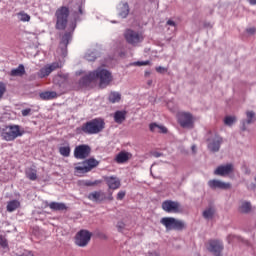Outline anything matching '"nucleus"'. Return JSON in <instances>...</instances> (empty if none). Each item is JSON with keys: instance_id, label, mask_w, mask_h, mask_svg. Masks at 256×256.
Instances as JSON below:
<instances>
[{"instance_id": "obj_5", "label": "nucleus", "mask_w": 256, "mask_h": 256, "mask_svg": "<svg viewBox=\"0 0 256 256\" xmlns=\"http://www.w3.org/2000/svg\"><path fill=\"white\" fill-rule=\"evenodd\" d=\"M69 7L61 6L56 10V29L59 31L65 30L67 23L69 22Z\"/></svg>"}, {"instance_id": "obj_52", "label": "nucleus", "mask_w": 256, "mask_h": 256, "mask_svg": "<svg viewBox=\"0 0 256 256\" xmlns=\"http://www.w3.org/2000/svg\"><path fill=\"white\" fill-rule=\"evenodd\" d=\"M231 237H233V236H229L228 239H231Z\"/></svg>"}, {"instance_id": "obj_38", "label": "nucleus", "mask_w": 256, "mask_h": 256, "mask_svg": "<svg viewBox=\"0 0 256 256\" xmlns=\"http://www.w3.org/2000/svg\"><path fill=\"white\" fill-rule=\"evenodd\" d=\"M99 183H101V181H99V180H96V181H86L85 182V185L87 186V187H93V186H95V185H99Z\"/></svg>"}, {"instance_id": "obj_13", "label": "nucleus", "mask_w": 256, "mask_h": 256, "mask_svg": "<svg viewBox=\"0 0 256 256\" xmlns=\"http://www.w3.org/2000/svg\"><path fill=\"white\" fill-rule=\"evenodd\" d=\"M59 67H61L59 62H54L52 64L46 65L39 71L38 75L41 79L49 77V75H51V73H53V71H55L56 69H59Z\"/></svg>"}, {"instance_id": "obj_35", "label": "nucleus", "mask_w": 256, "mask_h": 256, "mask_svg": "<svg viewBox=\"0 0 256 256\" xmlns=\"http://www.w3.org/2000/svg\"><path fill=\"white\" fill-rule=\"evenodd\" d=\"M235 121H237V118L235 116H226L224 118V123L225 125H228V127H231V125H233Z\"/></svg>"}, {"instance_id": "obj_7", "label": "nucleus", "mask_w": 256, "mask_h": 256, "mask_svg": "<svg viewBox=\"0 0 256 256\" xmlns=\"http://www.w3.org/2000/svg\"><path fill=\"white\" fill-rule=\"evenodd\" d=\"M124 39H126L129 45H133L135 47L139 45V43H142L144 37H143V33L128 29L124 33Z\"/></svg>"}, {"instance_id": "obj_42", "label": "nucleus", "mask_w": 256, "mask_h": 256, "mask_svg": "<svg viewBox=\"0 0 256 256\" xmlns=\"http://www.w3.org/2000/svg\"><path fill=\"white\" fill-rule=\"evenodd\" d=\"M246 33H248V35H255L256 28L255 27L247 28Z\"/></svg>"}, {"instance_id": "obj_26", "label": "nucleus", "mask_w": 256, "mask_h": 256, "mask_svg": "<svg viewBox=\"0 0 256 256\" xmlns=\"http://www.w3.org/2000/svg\"><path fill=\"white\" fill-rule=\"evenodd\" d=\"M108 99L110 103H119L121 101V94L119 92H111Z\"/></svg>"}, {"instance_id": "obj_33", "label": "nucleus", "mask_w": 256, "mask_h": 256, "mask_svg": "<svg viewBox=\"0 0 256 256\" xmlns=\"http://www.w3.org/2000/svg\"><path fill=\"white\" fill-rule=\"evenodd\" d=\"M241 213H249L251 211V203L249 202H242L240 205Z\"/></svg>"}, {"instance_id": "obj_24", "label": "nucleus", "mask_w": 256, "mask_h": 256, "mask_svg": "<svg viewBox=\"0 0 256 256\" xmlns=\"http://www.w3.org/2000/svg\"><path fill=\"white\" fill-rule=\"evenodd\" d=\"M50 209L53 211H65L67 209V206L65 203H59V202H51L49 204Z\"/></svg>"}, {"instance_id": "obj_31", "label": "nucleus", "mask_w": 256, "mask_h": 256, "mask_svg": "<svg viewBox=\"0 0 256 256\" xmlns=\"http://www.w3.org/2000/svg\"><path fill=\"white\" fill-rule=\"evenodd\" d=\"M59 153L62 157H69L71 155V147L69 146H61L59 148Z\"/></svg>"}, {"instance_id": "obj_25", "label": "nucleus", "mask_w": 256, "mask_h": 256, "mask_svg": "<svg viewBox=\"0 0 256 256\" xmlns=\"http://www.w3.org/2000/svg\"><path fill=\"white\" fill-rule=\"evenodd\" d=\"M26 177L27 179H30V181H37V170L28 168L26 170Z\"/></svg>"}, {"instance_id": "obj_16", "label": "nucleus", "mask_w": 256, "mask_h": 256, "mask_svg": "<svg viewBox=\"0 0 256 256\" xmlns=\"http://www.w3.org/2000/svg\"><path fill=\"white\" fill-rule=\"evenodd\" d=\"M88 199L93 201L94 203H101L107 199V196L104 194L103 191H94L88 194Z\"/></svg>"}, {"instance_id": "obj_30", "label": "nucleus", "mask_w": 256, "mask_h": 256, "mask_svg": "<svg viewBox=\"0 0 256 256\" xmlns=\"http://www.w3.org/2000/svg\"><path fill=\"white\" fill-rule=\"evenodd\" d=\"M19 205L20 203L17 200L10 201L7 205V211H9V213H13V211H15Z\"/></svg>"}, {"instance_id": "obj_11", "label": "nucleus", "mask_w": 256, "mask_h": 256, "mask_svg": "<svg viewBox=\"0 0 256 256\" xmlns=\"http://www.w3.org/2000/svg\"><path fill=\"white\" fill-rule=\"evenodd\" d=\"M89 155H91V147L89 145L82 144L74 149L75 159H87Z\"/></svg>"}, {"instance_id": "obj_48", "label": "nucleus", "mask_w": 256, "mask_h": 256, "mask_svg": "<svg viewBox=\"0 0 256 256\" xmlns=\"http://www.w3.org/2000/svg\"><path fill=\"white\" fill-rule=\"evenodd\" d=\"M123 227H124L123 223H119V224H118V229H119V231H121V229H123Z\"/></svg>"}, {"instance_id": "obj_1", "label": "nucleus", "mask_w": 256, "mask_h": 256, "mask_svg": "<svg viewBox=\"0 0 256 256\" xmlns=\"http://www.w3.org/2000/svg\"><path fill=\"white\" fill-rule=\"evenodd\" d=\"M99 80L100 87L105 88L111 81H113V76H111V72L105 69H97L94 72H90L87 76L82 78L81 83L82 85H85L86 87L89 85V83L93 81Z\"/></svg>"}, {"instance_id": "obj_22", "label": "nucleus", "mask_w": 256, "mask_h": 256, "mask_svg": "<svg viewBox=\"0 0 256 256\" xmlns=\"http://www.w3.org/2000/svg\"><path fill=\"white\" fill-rule=\"evenodd\" d=\"M118 9H119V15L122 17V19H125V17L129 15V4L120 3Z\"/></svg>"}, {"instance_id": "obj_28", "label": "nucleus", "mask_w": 256, "mask_h": 256, "mask_svg": "<svg viewBox=\"0 0 256 256\" xmlns=\"http://www.w3.org/2000/svg\"><path fill=\"white\" fill-rule=\"evenodd\" d=\"M215 216V208L210 207L203 211L204 219H212Z\"/></svg>"}, {"instance_id": "obj_6", "label": "nucleus", "mask_w": 256, "mask_h": 256, "mask_svg": "<svg viewBox=\"0 0 256 256\" xmlns=\"http://www.w3.org/2000/svg\"><path fill=\"white\" fill-rule=\"evenodd\" d=\"M98 165H99V161H97L95 158H89L74 168L75 173L76 175L81 177V175H85V173H89V171H91L92 169H95V167H97Z\"/></svg>"}, {"instance_id": "obj_2", "label": "nucleus", "mask_w": 256, "mask_h": 256, "mask_svg": "<svg viewBox=\"0 0 256 256\" xmlns=\"http://www.w3.org/2000/svg\"><path fill=\"white\" fill-rule=\"evenodd\" d=\"M25 130L19 125L11 124L2 129L1 136L4 141H15L17 137H23Z\"/></svg>"}, {"instance_id": "obj_34", "label": "nucleus", "mask_w": 256, "mask_h": 256, "mask_svg": "<svg viewBox=\"0 0 256 256\" xmlns=\"http://www.w3.org/2000/svg\"><path fill=\"white\" fill-rule=\"evenodd\" d=\"M69 41H71V33H65L62 36L61 44L64 45V47H67V45H69Z\"/></svg>"}, {"instance_id": "obj_47", "label": "nucleus", "mask_w": 256, "mask_h": 256, "mask_svg": "<svg viewBox=\"0 0 256 256\" xmlns=\"http://www.w3.org/2000/svg\"><path fill=\"white\" fill-rule=\"evenodd\" d=\"M248 3H250V5H256V0H248Z\"/></svg>"}, {"instance_id": "obj_9", "label": "nucleus", "mask_w": 256, "mask_h": 256, "mask_svg": "<svg viewBox=\"0 0 256 256\" xmlns=\"http://www.w3.org/2000/svg\"><path fill=\"white\" fill-rule=\"evenodd\" d=\"M162 209L166 213H183V207H181V204L177 201L173 200H166L162 203Z\"/></svg>"}, {"instance_id": "obj_39", "label": "nucleus", "mask_w": 256, "mask_h": 256, "mask_svg": "<svg viewBox=\"0 0 256 256\" xmlns=\"http://www.w3.org/2000/svg\"><path fill=\"white\" fill-rule=\"evenodd\" d=\"M151 62L149 61H138L136 63H134V65H137L138 67H143L145 65H150Z\"/></svg>"}, {"instance_id": "obj_51", "label": "nucleus", "mask_w": 256, "mask_h": 256, "mask_svg": "<svg viewBox=\"0 0 256 256\" xmlns=\"http://www.w3.org/2000/svg\"><path fill=\"white\" fill-rule=\"evenodd\" d=\"M110 201H113V196L110 195V197L108 198Z\"/></svg>"}, {"instance_id": "obj_50", "label": "nucleus", "mask_w": 256, "mask_h": 256, "mask_svg": "<svg viewBox=\"0 0 256 256\" xmlns=\"http://www.w3.org/2000/svg\"><path fill=\"white\" fill-rule=\"evenodd\" d=\"M79 13L83 14V9L81 7L79 8Z\"/></svg>"}, {"instance_id": "obj_20", "label": "nucleus", "mask_w": 256, "mask_h": 256, "mask_svg": "<svg viewBox=\"0 0 256 256\" xmlns=\"http://www.w3.org/2000/svg\"><path fill=\"white\" fill-rule=\"evenodd\" d=\"M9 75L11 77H23V75H25V66L20 64L17 68L12 69Z\"/></svg>"}, {"instance_id": "obj_46", "label": "nucleus", "mask_w": 256, "mask_h": 256, "mask_svg": "<svg viewBox=\"0 0 256 256\" xmlns=\"http://www.w3.org/2000/svg\"><path fill=\"white\" fill-rule=\"evenodd\" d=\"M153 157H161V153H159V152H154V153H153Z\"/></svg>"}, {"instance_id": "obj_12", "label": "nucleus", "mask_w": 256, "mask_h": 256, "mask_svg": "<svg viewBox=\"0 0 256 256\" xmlns=\"http://www.w3.org/2000/svg\"><path fill=\"white\" fill-rule=\"evenodd\" d=\"M208 251L214 256H221L223 252V242L219 240H211L208 244Z\"/></svg>"}, {"instance_id": "obj_45", "label": "nucleus", "mask_w": 256, "mask_h": 256, "mask_svg": "<svg viewBox=\"0 0 256 256\" xmlns=\"http://www.w3.org/2000/svg\"><path fill=\"white\" fill-rule=\"evenodd\" d=\"M29 113H31V109L22 110L23 117H27V115H29Z\"/></svg>"}, {"instance_id": "obj_17", "label": "nucleus", "mask_w": 256, "mask_h": 256, "mask_svg": "<svg viewBox=\"0 0 256 256\" xmlns=\"http://www.w3.org/2000/svg\"><path fill=\"white\" fill-rule=\"evenodd\" d=\"M233 172V165L232 164H226L221 165L214 171V175H220V177H224V175H229V173Z\"/></svg>"}, {"instance_id": "obj_23", "label": "nucleus", "mask_w": 256, "mask_h": 256, "mask_svg": "<svg viewBox=\"0 0 256 256\" xmlns=\"http://www.w3.org/2000/svg\"><path fill=\"white\" fill-rule=\"evenodd\" d=\"M40 98L44 101H49L51 99H57V92L54 91H46L40 93Z\"/></svg>"}, {"instance_id": "obj_29", "label": "nucleus", "mask_w": 256, "mask_h": 256, "mask_svg": "<svg viewBox=\"0 0 256 256\" xmlns=\"http://www.w3.org/2000/svg\"><path fill=\"white\" fill-rule=\"evenodd\" d=\"M17 17L19 21H22L23 23L31 21V16L25 13V11L17 13Z\"/></svg>"}, {"instance_id": "obj_27", "label": "nucleus", "mask_w": 256, "mask_h": 256, "mask_svg": "<svg viewBox=\"0 0 256 256\" xmlns=\"http://www.w3.org/2000/svg\"><path fill=\"white\" fill-rule=\"evenodd\" d=\"M125 111H116L114 114V120L116 123H122L125 121Z\"/></svg>"}, {"instance_id": "obj_14", "label": "nucleus", "mask_w": 256, "mask_h": 256, "mask_svg": "<svg viewBox=\"0 0 256 256\" xmlns=\"http://www.w3.org/2000/svg\"><path fill=\"white\" fill-rule=\"evenodd\" d=\"M221 143H223V139L218 135H214L208 139V149L215 153L219 151Z\"/></svg>"}, {"instance_id": "obj_3", "label": "nucleus", "mask_w": 256, "mask_h": 256, "mask_svg": "<svg viewBox=\"0 0 256 256\" xmlns=\"http://www.w3.org/2000/svg\"><path fill=\"white\" fill-rule=\"evenodd\" d=\"M105 129V121L101 118L93 119L82 126V131L88 135H97Z\"/></svg>"}, {"instance_id": "obj_41", "label": "nucleus", "mask_w": 256, "mask_h": 256, "mask_svg": "<svg viewBox=\"0 0 256 256\" xmlns=\"http://www.w3.org/2000/svg\"><path fill=\"white\" fill-rule=\"evenodd\" d=\"M59 81H65V77L58 75L54 78V83H57L58 85H60Z\"/></svg>"}, {"instance_id": "obj_10", "label": "nucleus", "mask_w": 256, "mask_h": 256, "mask_svg": "<svg viewBox=\"0 0 256 256\" xmlns=\"http://www.w3.org/2000/svg\"><path fill=\"white\" fill-rule=\"evenodd\" d=\"M91 241V234L87 230H80L75 237V243L78 247H87Z\"/></svg>"}, {"instance_id": "obj_4", "label": "nucleus", "mask_w": 256, "mask_h": 256, "mask_svg": "<svg viewBox=\"0 0 256 256\" xmlns=\"http://www.w3.org/2000/svg\"><path fill=\"white\" fill-rule=\"evenodd\" d=\"M160 223L166 228V231H183L187 227L185 221L173 217H164Z\"/></svg>"}, {"instance_id": "obj_36", "label": "nucleus", "mask_w": 256, "mask_h": 256, "mask_svg": "<svg viewBox=\"0 0 256 256\" xmlns=\"http://www.w3.org/2000/svg\"><path fill=\"white\" fill-rule=\"evenodd\" d=\"M0 247L7 251L9 249V244L7 243V239L3 236H0Z\"/></svg>"}, {"instance_id": "obj_19", "label": "nucleus", "mask_w": 256, "mask_h": 256, "mask_svg": "<svg viewBox=\"0 0 256 256\" xmlns=\"http://www.w3.org/2000/svg\"><path fill=\"white\" fill-rule=\"evenodd\" d=\"M131 157H133V154L126 152V151H121L117 154L115 161L116 163H127V161H129V159H131Z\"/></svg>"}, {"instance_id": "obj_37", "label": "nucleus", "mask_w": 256, "mask_h": 256, "mask_svg": "<svg viewBox=\"0 0 256 256\" xmlns=\"http://www.w3.org/2000/svg\"><path fill=\"white\" fill-rule=\"evenodd\" d=\"M7 91V85L5 83L0 82V99H3L5 92Z\"/></svg>"}, {"instance_id": "obj_44", "label": "nucleus", "mask_w": 256, "mask_h": 256, "mask_svg": "<svg viewBox=\"0 0 256 256\" xmlns=\"http://www.w3.org/2000/svg\"><path fill=\"white\" fill-rule=\"evenodd\" d=\"M167 25H169V27H172L173 31H175V29L177 28V25L175 24V21H173V20H168Z\"/></svg>"}, {"instance_id": "obj_40", "label": "nucleus", "mask_w": 256, "mask_h": 256, "mask_svg": "<svg viewBox=\"0 0 256 256\" xmlns=\"http://www.w3.org/2000/svg\"><path fill=\"white\" fill-rule=\"evenodd\" d=\"M125 195H126L125 191H120V192H118V194H117V200H118V201H122V199H125Z\"/></svg>"}, {"instance_id": "obj_43", "label": "nucleus", "mask_w": 256, "mask_h": 256, "mask_svg": "<svg viewBox=\"0 0 256 256\" xmlns=\"http://www.w3.org/2000/svg\"><path fill=\"white\" fill-rule=\"evenodd\" d=\"M156 71H157V73H162V74L167 73V68L158 66V67H156Z\"/></svg>"}, {"instance_id": "obj_18", "label": "nucleus", "mask_w": 256, "mask_h": 256, "mask_svg": "<svg viewBox=\"0 0 256 256\" xmlns=\"http://www.w3.org/2000/svg\"><path fill=\"white\" fill-rule=\"evenodd\" d=\"M208 186L210 189H230L231 188V184L230 183H225L223 181L220 180H210L208 182Z\"/></svg>"}, {"instance_id": "obj_15", "label": "nucleus", "mask_w": 256, "mask_h": 256, "mask_svg": "<svg viewBox=\"0 0 256 256\" xmlns=\"http://www.w3.org/2000/svg\"><path fill=\"white\" fill-rule=\"evenodd\" d=\"M104 181L109 189H112L113 191L121 187V180L115 176H105Z\"/></svg>"}, {"instance_id": "obj_32", "label": "nucleus", "mask_w": 256, "mask_h": 256, "mask_svg": "<svg viewBox=\"0 0 256 256\" xmlns=\"http://www.w3.org/2000/svg\"><path fill=\"white\" fill-rule=\"evenodd\" d=\"M246 123L251 125V123H255V112L247 111L246 112Z\"/></svg>"}, {"instance_id": "obj_49", "label": "nucleus", "mask_w": 256, "mask_h": 256, "mask_svg": "<svg viewBox=\"0 0 256 256\" xmlns=\"http://www.w3.org/2000/svg\"><path fill=\"white\" fill-rule=\"evenodd\" d=\"M196 150H197V147L192 146V151H193V153H195Z\"/></svg>"}, {"instance_id": "obj_21", "label": "nucleus", "mask_w": 256, "mask_h": 256, "mask_svg": "<svg viewBox=\"0 0 256 256\" xmlns=\"http://www.w3.org/2000/svg\"><path fill=\"white\" fill-rule=\"evenodd\" d=\"M149 127L152 133H167V128L163 125H159L157 123H151Z\"/></svg>"}, {"instance_id": "obj_8", "label": "nucleus", "mask_w": 256, "mask_h": 256, "mask_svg": "<svg viewBox=\"0 0 256 256\" xmlns=\"http://www.w3.org/2000/svg\"><path fill=\"white\" fill-rule=\"evenodd\" d=\"M178 123L181 127L186 129L193 128V124L195 123V117L189 112H179L178 115Z\"/></svg>"}]
</instances>
